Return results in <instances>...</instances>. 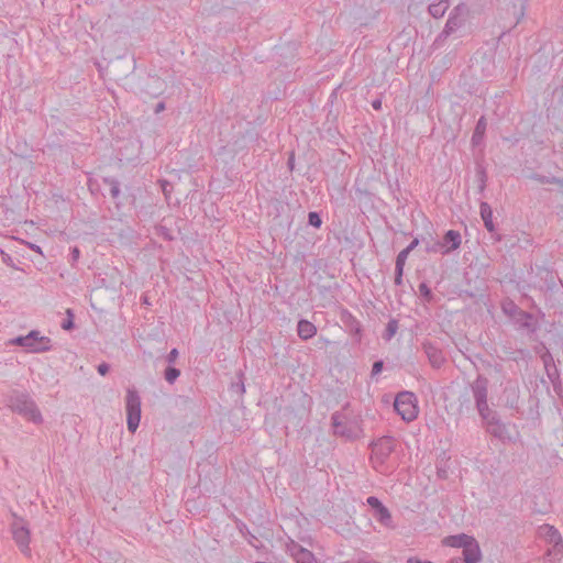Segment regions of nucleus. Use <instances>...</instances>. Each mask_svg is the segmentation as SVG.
Returning <instances> with one entry per match:
<instances>
[{
    "label": "nucleus",
    "mask_w": 563,
    "mask_h": 563,
    "mask_svg": "<svg viewBox=\"0 0 563 563\" xmlns=\"http://www.w3.org/2000/svg\"><path fill=\"white\" fill-rule=\"evenodd\" d=\"M287 549L297 563H318L311 551L302 548L295 541L288 543Z\"/></svg>",
    "instance_id": "12"
},
{
    "label": "nucleus",
    "mask_w": 563,
    "mask_h": 563,
    "mask_svg": "<svg viewBox=\"0 0 563 563\" xmlns=\"http://www.w3.org/2000/svg\"><path fill=\"white\" fill-rule=\"evenodd\" d=\"M533 179H536L537 181H539L540 184H555V185H562L563 181L562 179L555 177V176H552V177H548V176H544V175H533Z\"/></svg>",
    "instance_id": "29"
},
{
    "label": "nucleus",
    "mask_w": 563,
    "mask_h": 563,
    "mask_svg": "<svg viewBox=\"0 0 563 563\" xmlns=\"http://www.w3.org/2000/svg\"><path fill=\"white\" fill-rule=\"evenodd\" d=\"M371 460L375 468L383 466L395 450V439L393 437H382L371 444Z\"/></svg>",
    "instance_id": "9"
},
{
    "label": "nucleus",
    "mask_w": 563,
    "mask_h": 563,
    "mask_svg": "<svg viewBox=\"0 0 563 563\" xmlns=\"http://www.w3.org/2000/svg\"><path fill=\"white\" fill-rule=\"evenodd\" d=\"M13 521L10 525L12 538L19 550L26 556L31 555V531L29 522L21 516L12 512Z\"/></svg>",
    "instance_id": "5"
},
{
    "label": "nucleus",
    "mask_w": 563,
    "mask_h": 563,
    "mask_svg": "<svg viewBox=\"0 0 563 563\" xmlns=\"http://www.w3.org/2000/svg\"><path fill=\"white\" fill-rule=\"evenodd\" d=\"M479 209H481L482 220H483L484 225L487 229V231H489V232L495 231V224L493 222L492 207L487 202L483 201V202H481Z\"/></svg>",
    "instance_id": "21"
},
{
    "label": "nucleus",
    "mask_w": 563,
    "mask_h": 563,
    "mask_svg": "<svg viewBox=\"0 0 563 563\" xmlns=\"http://www.w3.org/2000/svg\"><path fill=\"white\" fill-rule=\"evenodd\" d=\"M366 503L373 509V512L383 506V503L375 496H369Z\"/></svg>",
    "instance_id": "34"
},
{
    "label": "nucleus",
    "mask_w": 563,
    "mask_h": 563,
    "mask_svg": "<svg viewBox=\"0 0 563 563\" xmlns=\"http://www.w3.org/2000/svg\"><path fill=\"white\" fill-rule=\"evenodd\" d=\"M408 255H409V250H405V249L398 253V255L396 257L395 269L404 271V266L406 264Z\"/></svg>",
    "instance_id": "30"
},
{
    "label": "nucleus",
    "mask_w": 563,
    "mask_h": 563,
    "mask_svg": "<svg viewBox=\"0 0 563 563\" xmlns=\"http://www.w3.org/2000/svg\"><path fill=\"white\" fill-rule=\"evenodd\" d=\"M2 254H3V262L7 263L8 265H12L11 264L12 258L8 254H4L3 252H2Z\"/></svg>",
    "instance_id": "47"
},
{
    "label": "nucleus",
    "mask_w": 563,
    "mask_h": 563,
    "mask_svg": "<svg viewBox=\"0 0 563 563\" xmlns=\"http://www.w3.org/2000/svg\"><path fill=\"white\" fill-rule=\"evenodd\" d=\"M165 109V103L164 102H158L155 107V113H159L161 111H163Z\"/></svg>",
    "instance_id": "46"
},
{
    "label": "nucleus",
    "mask_w": 563,
    "mask_h": 563,
    "mask_svg": "<svg viewBox=\"0 0 563 563\" xmlns=\"http://www.w3.org/2000/svg\"><path fill=\"white\" fill-rule=\"evenodd\" d=\"M474 540H475V538L473 536L460 533V534L450 536L449 538H446V544L452 548H462V550H463L465 548V545H468Z\"/></svg>",
    "instance_id": "20"
},
{
    "label": "nucleus",
    "mask_w": 563,
    "mask_h": 563,
    "mask_svg": "<svg viewBox=\"0 0 563 563\" xmlns=\"http://www.w3.org/2000/svg\"><path fill=\"white\" fill-rule=\"evenodd\" d=\"M407 563H432L431 561H422L420 559H417V558H409Z\"/></svg>",
    "instance_id": "45"
},
{
    "label": "nucleus",
    "mask_w": 563,
    "mask_h": 563,
    "mask_svg": "<svg viewBox=\"0 0 563 563\" xmlns=\"http://www.w3.org/2000/svg\"><path fill=\"white\" fill-rule=\"evenodd\" d=\"M449 7H450L449 0H440L439 2L429 4L428 12L432 18L440 19L445 14Z\"/></svg>",
    "instance_id": "23"
},
{
    "label": "nucleus",
    "mask_w": 563,
    "mask_h": 563,
    "mask_svg": "<svg viewBox=\"0 0 563 563\" xmlns=\"http://www.w3.org/2000/svg\"><path fill=\"white\" fill-rule=\"evenodd\" d=\"M67 314H68V318H67V319H65V320L63 321V323H62V328H63L64 330L69 331V330H71V329H74V321H73V313H71V310H67Z\"/></svg>",
    "instance_id": "36"
},
{
    "label": "nucleus",
    "mask_w": 563,
    "mask_h": 563,
    "mask_svg": "<svg viewBox=\"0 0 563 563\" xmlns=\"http://www.w3.org/2000/svg\"><path fill=\"white\" fill-rule=\"evenodd\" d=\"M180 376V369L169 365L164 371V378L168 384H174Z\"/></svg>",
    "instance_id": "27"
},
{
    "label": "nucleus",
    "mask_w": 563,
    "mask_h": 563,
    "mask_svg": "<svg viewBox=\"0 0 563 563\" xmlns=\"http://www.w3.org/2000/svg\"><path fill=\"white\" fill-rule=\"evenodd\" d=\"M79 256H80V250L77 246L71 247L70 254H69V263L71 266H75V264L79 260Z\"/></svg>",
    "instance_id": "35"
},
{
    "label": "nucleus",
    "mask_w": 563,
    "mask_h": 563,
    "mask_svg": "<svg viewBox=\"0 0 563 563\" xmlns=\"http://www.w3.org/2000/svg\"><path fill=\"white\" fill-rule=\"evenodd\" d=\"M539 534L544 538L548 543L553 544L555 550L563 549V541L559 530L551 525H542L539 527Z\"/></svg>",
    "instance_id": "13"
},
{
    "label": "nucleus",
    "mask_w": 563,
    "mask_h": 563,
    "mask_svg": "<svg viewBox=\"0 0 563 563\" xmlns=\"http://www.w3.org/2000/svg\"><path fill=\"white\" fill-rule=\"evenodd\" d=\"M372 107L375 110H380L382 109V99L377 98V99L373 100L372 101Z\"/></svg>",
    "instance_id": "43"
},
{
    "label": "nucleus",
    "mask_w": 563,
    "mask_h": 563,
    "mask_svg": "<svg viewBox=\"0 0 563 563\" xmlns=\"http://www.w3.org/2000/svg\"><path fill=\"white\" fill-rule=\"evenodd\" d=\"M297 333L301 340L306 341L316 335L317 327L312 322H310L306 319H301L298 321V324H297Z\"/></svg>",
    "instance_id": "18"
},
{
    "label": "nucleus",
    "mask_w": 563,
    "mask_h": 563,
    "mask_svg": "<svg viewBox=\"0 0 563 563\" xmlns=\"http://www.w3.org/2000/svg\"><path fill=\"white\" fill-rule=\"evenodd\" d=\"M398 330V321L396 319H390L386 325L385 332L383 334L384 340L390 341L391 338L396 334Z\"/></svg>",
    "instance_id": "28"
},
{
    "label": "nucleus",
    "mask_w": 563,
    "mask_h": 563,
    "mask_svg": "<svg viewBox=\"0 0 563 563\" xmlns=\"http://www.w3.org/2000/svg\"><path fill=\"white\" fill-rule=\"evenodd\" d=\"M482 420L485 424L486 431L490 435H493L501 441H506V440L510 439L506 424L500 421V419L498 418V416L495 411H492L490 415L486 419H482Z\"/></svg>",
    "instance_id": "10"
},
{
    "label": "nucleus",
    "mask_w": 563,
    "mask_h": 563,
    "mask_svg": "<svg viewBox=\"0 0 563 563\" xmlns=\"http://www.w3.org/2000/svg\"><path fill=\"white\" fill-rule=\"evenodd\" d=\"M178 356H179V352H178V350H177L176 347H174V349H172V350L169 351V353L165 356V361H166L169 365H172V364H174V363L176 362V360L178 358Z\"/></svg>",
    "instance_id": "37"
},
{
    "label": "nucleus",
    "mask_w": 563,
    "mask_h": 563,
    "mask_svg": "<svg viewBox=\"0 0 563 563\" xmlns=\"http://www.w3.org/2000/svg\"><path fill=\"white\" fill-rule=\"evenodd\" d=\"M418 244H419V240L418 239H413L409 243V245L407 247H405V250H409V253H410L411 251H413L418 246Z\"/></svg>",
    "instance_id": "42"
},
{
    "label": "nucleus",
    "mask_w": 563,
    "mask_h": 563,
    "mask_svg": "<svg viewBox=\"0 0 563 563\" xmlns=\"http://www.w3.org/2000/svg\"><path fill=\"white\" fill-rule=\"evenodd\" d=\"M422 350H423L424 354L427 355L430 365L433 368H440L444 364V362H445L444 354H443L442 350L439 346H437L434 343H432L430 341H424L422 343Z\"/></svg>",
    "instance_id": "11"
},
{
    "label": "nucleus",
    "mask_w": 563,
    "mask_h": 563,
    "mask_svg": "<svg viewBox=\"0 0 563 563\" xmlns=\"http://www.w3.org/2000/svg\"><path fill=\"white\" fill-rule=\"evenodd\" d=\"M505 405L511 409H519L520 389L518 385H508L504 390Z\"/></svg>",
    "instance_id": "15"
},
{
    "label": "nucleus",
    "mask_w": 563,
    "mask_h": 563,
    "mask_svg": "<svg viewBox=\"0 0 563 563\" xmlns=\"http://www.w3.org/2000/svg\"><path fill=\"white\" fill-rule=\"evenodd\" d=\"M514 321L518 324L519 329L527 330L530 333H533L537 329L533 322V316L530 312L521 310L518 316L514 318Z\"/></svg>",
    "instance_id": "17"
},
{
    "label": "nucleus",
    "mask_w": 563,
    "mask_h": 563,
    "mask_svg": "<svg viewBox=\"0 0 563 563\" xmlns=\"http://www.w3.org/2000/svg\"><path fill=\"white\" fill-rule=\"evenodd\" d=\"M8 406L13 412L40 424L43 422L42 413L27 393L13 390L8 397Z\"/></svg>",
    "instance_id": "2"
},
{
    "label": "nucleus",
    "mask_w": 563,
    "mask_h": 563,
    "mask_svg": "<svg viewBox=\"0 0 563 563\" xmlns=\"http://www.w3.org/2000/svg\"><path fill=\"white\" fill-rule=\"evenodd\" d=\"M11 344L22 346L30 353H43L52 349L51 339L41 335L37 330H32L26 335H19L12 339Z\"/></svg>",
    "instance_id": "4"
},
{
    "label": "nucleus",
    "mask_w": 563,
    "mask_h": 563,
    "mask_svg": "<svg viewBox=\"0 0 563 563\" xmlns=\"http://www.w3.org/2000/svg\"><path fill=\"white\" fill-rule=\"evenodd\" d=\"M404 271L395 269V284L400 286L402 284Z\"/></svg>",
    "instance_id": "40"
},
{
    "label": "nucleus",
    "mask_w": 563,
    "mask_h": 563,
    "mask_svg": "<svg viewBox=\"0 0 563 563\" xmlns=\"http://www.w3.org/2000/svg\"><path fill=\"white\" fill-rule=\"evenodd\" d=\"M361 331V328H360V324L357 323V327L355 328V333H360Z\"/></svg>",
    "instance_id": "51"
},
{
    "label": "nucleus",
    "mask_w": 563,
    "mask_h": 563,
    "mask_svg": "<svg viewBox=\"0 0 563 563\" xmlns=\"http://www.w3.org/2000/svg\"><path fill=\"white\" fill-rule=\"evenodd\" d=\"M125 411L128 430L134 433L141 421V397L135 388L126 390Z\"/></svg>",
    "instance_id": "8"
},
{
    "label": "nucleus",
    "mask_w": 563,
    "mask_h": 563,
    "mask_svg": "<svg viewBox=\"0 0 563 563\" xmlns=\"http://www.w3.org/2000/svg\"><path fill=\"white\" fill-rule=\"evenodd\" d=\"M103 184L108 185L110 188V195L113 199H118L120 196V183L113 177H104L102 179Z\"/></svg>",
    "instance_id": "26"
},
{
    "label": "nucleus",
    "mask_w": 563,
    "mask_h": 563,
    "mask_svg": "<svg viewBox=\"0 0 563 563\" xmlns=\"http://www.w3.org/2000/svg\"><path fill=\"white\" fill-rule=\"evenodd\" d=\"M331 426L333 433L338 437L344 438L345 440H356L362 429L357 421L349 419L341 411H335L331 416Z\"/></svg>",
    "instance_id": "3"
},
{
    "label": "nucleus",
    "mask_w": 563,
    "mask_h": 563,
    "mask_svg": "<svg viewBox=\"0 0 563 563\" xmlns=\"http://www.w3.org/2000/svg\"><path fill=\"white\" fill-rule=\"evenodd\" d=\"M463 556L460 560L463 563H479L482 560V551L478 541L475 539L462 551Z\"/></svg>",
    "instance_id": "14"
},
{
    "label": "nucleus",
    "mask_w": 563,
    "mask_h": 563,
    "mask_svg": "<svg viewBox=\"0 0 563 563\" xmlns=\"http://www.w3.org/2000/svg\"><path fill=\"white\" fill-rule=\"evenodd\" d=\"M27 245H29V247H30L32 251H34V252H36V253H40V254H43V253H42V249H41V246H38V245L34 244V243H27Z\"/></svg>",
    "instance_id": "44"
},
{
    "label": "nucleus",
    "mask_w": 563,
    "mask_h": 563,
    "mask_svg": "<svg viewBox=\"0 0 563 563\" xmlns=\"http://www.w3.org/2000/svg\"><path fill=\"white\" fill-rule=\"evenodd\" d=\"M542 360H543L545 368H548L549 367V363L552 361V356L550 354H545V355L542 356ZM547 371H549V369H547ZM548 375L551 378V373L550 372H548Z\"/></svg>",
    "instance_id": "41"
},
{
    "label": "nucleus",
    "mask_w": 563,
    "mask_h": 563,
    "mask_svg": "<svg viewBox=\"0 0 563 563\" xmlns=\"http://www.w3.org/2000/svg\"><path fill=\"white\" fill-rule=\"evenodd\" d=\"M470 14L471 10L465 2L455 5L451 10L443 30L434 38L432 47L434 49L443 47L448 37L465 25Z\"/></svg>",
    "instance_id": "1"
},
{
    "label": "nucleus",
    "mask_w": 563,
    "mask_h": 563,
    "mask_svg": "<svg viewBox=\"0 0 563 563\" xmlns=\"http://www.w3.org/2000/svg\"><path fill=\"white\" fill-rule=\"evenodd\" d=\"M441 243L444 244V247H445L443 254H448L449 252L459 249L461 245L460 232L455 231V230H449L444 234L443 242H441Z\"/></svg>",
    "instance_id": "16"
},
{
    "label": "nucleus",
    "mask_w": 563,
    "mask_h": 563,
    "mask_svg": "<svg viewBox=\"0 0 563 563\" xmlns=\"http://www.w3.org/2000/svg\"><path fill=\"white\" fill-rule=\"evenodd\" d=\"M394 408L407 422L413 421L418 417L417 397L411 391L398 393L395 398Z\"/></svg>",
    "instance_id": "7"
},
{
    "label": "nucleus",
    "mask_w": 563,
    "mask_h": 563,
    "mask_svg": "<svg viewBox=\"0 0 563 563\" xmlns=\"http://www.w3.org/2000/svg\"><path fill=\"white\" fill-rule=\"evenodd\" d=\"M476 180L478 183V192L484 194L487 183V173L482 164L476 165Z\"/></svg>",
    "instance_id": "25"
},
{
    "label": "nucleus",
    "mask_w": 563,
    "mask_h": 563,
    "mask_svg": "<svg viewBox=\"0 0 563 563\" xmlns=\"http://www.w3.org/2000/svg\"><path fill=\"white\" fill-rule=\"evenodd\" d=\"M97 371L98 373L101 375V376H104L109 373L110 371V365L106 362H102L100 363L98 366H97Z\"/></svg>",
    "instance_id": "38"
},
{
    "label": "nucleus",
    "mask_w": 563,
    "mask_h": 563,
    "mask_svg": "<svg viewBox=\"0 0 563 563\" xmlns=\"http://www.w3.org/2000/svg\"><path fill=\"white\" fill-rule=\"evenodd\" d=\"M486 128H487L486 119H485V117H481L475 125V129H474V132L472 135V140H471L472 144L474 146H477L483 142Z\"/></svg>",
    "instance_id": "22"
},
{
    "label": "nucleus",
    "mask_w": 563,
    "mask_h": 563,
    "mask_svg": "<svg viewBox=\"0 0 563 563\" xmlns=\"http://www.w3.org/2000/svg\"><path fill=\"white\" fill-rule=\"evenodd\" d=\"M373 517L382 523L384 527L389 529H395V525L393 522L391 514L386 506H382L375 512H373Z\"/></svg>",
    "instance_id": "19"
},
{
    "label": "nucleus",
    "mask_w": 563,
    "mask_h": 563,
    "mask_svg": "<svg viewBox=\"0 0 563 563\" xmlns=\"http://www.w3.org/2000/svg\"><path fill=\"white\" fill-rule=\"evenodd\" d=\"M488 385V379L483 375H477L470 385L476 409L482 419H486L493 411L487 401Z\"/></svg>",
    "instance_id": "6"
},
{
    "label": "nucleus",
    "mask_w": 563,
    "mask_h": 563,
    "mask_svg": "<svg viewBox=\"0 0 563 563\" xmlns=\"http://www.w3.org/2000/svg\"><path fill=\"white\" fill-rule=\"evenodd\" d=\"M294 157H290L289 161H288V165H289V168L292 169L294 168Z\"/></svg>",
    "instance_id": "49"
},
{
    "label": "nucleus",
    "mask_w": 563,
    "mask_h": 563,
    "mask_svg": "<svg viewBox=\"0 0 563 563\" xmlns=\"http://www.w3.org/2000/svg\"><path fill=\"white\" fill-rule=\"evenodd\" d=\"M449 563H463L460 558H453L449 561Z\"/></svg>",
    "instance_id": "48"
},
{
    "label": "nucleus",
    "mask_w": 563,
    "mask_h": 563,
    "mask_svg": "<svg viewBox=\"0 0 563 563\" xmlns=\"http://www.w3.org/2000/svg\"><path fill=\"white\" fill-rule=\"evenodd\" d=\"M240 390H241V393H244V391H245V388H244V384H243V383H241V385H240Z\"/></svg>",
    "instance_id": "50"
},
{
    "label": "nucleus",
    "mask_w": 563,
    "mask_h": 563,
    "mask_svg": "<svg viewBox=\"0 0 563 563\" xmlns=\"http://www.w3.org/2000/svg\"><path fill=\"white\" fill-rule=\"evenodd\" d=\"M501 310L503 312L510 317L511 319H514L516 316H518V313L522 310L520 309L514 300L511 299H505L503 302H501Z\"/></svg>",
    "instance_id": "24"
},
{
    "label": "nucleus",
    "mask_w": 563,
    "mask_h": 563,
    "mask_svg": "<svg viewBox=\"0 0 563 563\" xmlns=\"http://www.w3.org/2000/svg\"><path fill=\"white\" fill-rule=\"evenodd\" d=\"M444 244H442L441 242H434L432 244H428L427 247H426V252L427 253H442L444 252Z\"/></svg>",
    "instance_id": "33"
},
{
    "label": "nucleus",
    "mask_w": 563,
    "mask_h": 563,
    "mask_svg": "<svg viewBox=\"0 0 563 563\" xmlns=\"http://www.w3.org/2000/svg\"><path fill=\"white\" fill-rule=\"evenodd\" d=\"M419 292L420 296L423 297V299L428 302H430L433 298L432 291L426 283H421L419 285Z\"/></svg>",
    "instance_id": "32"
},
{
    "label": "nucleus",
    "mask_w": 563,
    "mask_h": 563,
    "mask_svg": "<svg viewBox=\"0 0 563 563\" xmlns=\"http://www.w3.org/2000/svg\"><path fill=\"white\" fill-rule=\"evenodd\" d=\"M308 223L313 228H320L322 224L321 217L318 212L311 211L308 214Z\"/></svg>",
    "instance_id": "31"
},
{
    "label": "nucleus",
    "mask_w": 563,
    "mask_h": 563,
    "mask_svg": "<svg viewBox=\"0 0 563 563\" xmlns=\"http://www.w3.org/2000/svg\"><path fill=\"white\" fill-rule=\"evenodd\" d=\"M383 366H384V363L383 361H376L374 364H373V367H372V376H375L377 374H379L383 369Z\"/></svg>",
    "instance_id": "39"
}]
</instances>
